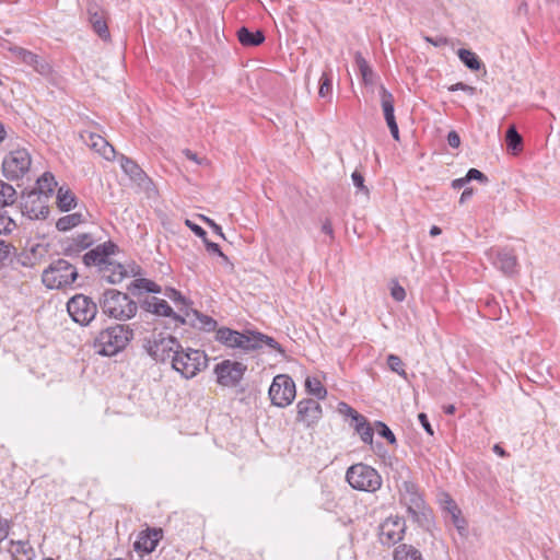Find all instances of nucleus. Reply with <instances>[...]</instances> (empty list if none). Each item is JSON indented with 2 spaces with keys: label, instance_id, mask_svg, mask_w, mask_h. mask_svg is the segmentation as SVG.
Instances as JSON below:
<instances>
[{
  "label": "nucleus",
  "instance_id": "11",
  "mask_svg": "<svg viewBox=\"0 0 560 560\" xmlns=\"http://www.w3.org/2000/svg\"><path fill=\"white\" fill-rule=\"evenodd\" d=\"M20 209L31 220L46 219L49 213L47 197L35 190L25 192L21 197Z\"/></svg>",
  "mask_w": 560,
  "mask_h": 560
},
{
  "label": "nucleus",
  "instance_id": "34",
  "mask_svg": "<svg viewBox=\"0 0 560 560\" xmlns=\"http://www.w3.org/2000/svg\"><path fill=\"white\" fill-rule=\"evenodd\" d=\"M56 186L57 182L54 175L49 172H46L37 179V189L34 190L45 195L48 200Z\"/></svg>",
  "mask_w": 560,
  "mask_h": 560
},
{
  "label": "nucleus",
  "instance_id": "15",
  "mask_svg": "<svg viewBox=\"0 0 560 560\" xmlns=\"http://www.w3.org/2000/svg\"><path fill=\"white\" fill-rule=\"evenodd\" d=\"M406 522L399 516H389L380 525V541L384 546H393L402 540Z\"/></svg>",
  "mask_w": 560,
  "mask_h": 560
},
{
  "label": "nucleus",
  "instance_id": "38",
  "mask_svg": "<svg viewBox=\"0 0 560 560\" xmlns=\"http://www.w3.org/2000/svg\"><path fill=\"white\" fill-rule=\"evenodd\" d=\"M16 200V190L12 185L0 180V207L12 206Z\"/></svg>",
  "mask_w": 560,
  "mask_h": 560
},
{
  "label": "nucleus",
  "instance_id": "46",
  "mask_svg": "<svg viewBox=\"0 0 560 560\" xmlns=\"http://www.w3.org/2000/svg\"><path fill=\"white\" fill-rule=\"evenodd\" d=\"M16 228L14 220L7 214L5 211L0 210V234L12 232Z\"/></svg>",
  "mask_w": 560,
  "mask_h": 560
},
{
  "label": "nucleus",
  "instance_id": "24",
  "mask_svg": "<svg viewBox=\"0 0 560 560\" xmlns=\"http://www.w3.org/2000/svg\"><path fill=\"white\" fill-rule=\"evenodd\" d=\"M84 142L94 151L100 153L106 160H112L115 155V150L106 139L96 133H89L86 137L82 136Z\"/></svg>",
  "mask_w": 560,
  "mask_h": 560
},
{
  "label": "nucleus",
  "instance_id": "37",
  "mask_svg": "<svg viewBox=\"0 0 560 560\" xmlns=\"http://www.w3.org/2000/svg\"><path fill=\"white\" fill-rule=\"evenodd\" d=\"M305 388L310 395L316 397L317 399H324L327 395L326 388L317 377H306Z\"/></svg>",
  "mask_w": 560,
  "mask_h": 560
},
{
  "label": "nucleus",
  "instance_id": "63",
  "mask_svg": "<svg viewBox=\"0 0 560 560\" xmlns=\"http://www.w3.org/2000/svg\"><path fill=\"white\" fill-rule=\"evenodd\" d=\"M389 131L395 140H399V129L396 121H392L387 124Z\"/></svg>",
  "mask_w": 560,
  "mask_h": 560
},
{
  "label": "nucleus",
  "instance_id": "53",
  "mask_svg": "<svg viewBox=\"0 0 560 560\" xmlns=\"http://www.w3.org/2000/svg\"><path fill=\"white\" fill-rule=\"evenodd\" d=\"M390 294H392L393 299L396 300L397 302H401L406 298L405 289L398 284H396L392 288Z\"/></svg>",
  "mask_w": 560,
  "mask_h": 560
},
{
  "label": "nucleus",
  "instance_id": "32",
  "mask_svg": "<svg viewBox=\"0 0 560 560\" xmlns=\"http://www.w3.org/2000/svg\"><path fill=\"white\" fill-rule=\"evenodd\" d=\"M252 338H253V341L250 343L255 345V350L261 349L266 346L279 353L284 352L283 349L281 348L280 343L270 336L264 335L261 332L252 331Z\"/></svg>",
  "mask_w": 560,
  "mask_h": 560
},
{
  "label": "nucleus",
  "instance_id": "49",
  "mask_svg": "<svg viewBox=\"0 0 560 560\" xmlns=\"http://www.w3.org/2000/svg\"><path fill=\"white\" fill-rule=\"evenodd\" d=\"M466 180L469 183L470 180H478L482 184L488 183V177L477 168H470L466 174Z\"/></svg>",
  "mask_w": 560,
  "mask_h": 560
},
{
  "label": "nucleus",
  "instance_id": "9",
  "mask_svg": "<svg viewBox=\"0 0 560 560\" xmlns=\"http://www.w3.org/2000/svg\"><path fill=\"white\" fill-rule=\"evenodd\" d=\"M71 318L80 325H89L97 314V305L84 294L72 296L67 303Z\"/></svg>",
  "mask_w": 560,
  "mask_h": 560
},
{
  "label": "nucleus",
  "instance_id": "59",
  "mask_svg": "<svg viewBox=\"0 0 560 560\" xmlns=\"http://www.w3.org/2000/svg\"><path fill=\"white\" fill-rule=\"evenodd\" d=\"M9 528L8 521L0 517V542L8 538Z\"/></svg>",
  "mask_w": 560,
  "mask_h": 560
},
{
  "label": "nucleus",
  "instance_id": "41",
  "mask_svg": "<svg viewBox=\"0 0 560 560\" xmlns=\"http://www.w3.org/2000/svg\"><path fill=\"white\" fill-rule=\"evenodd\" d=\"M164 294L176 304L179 311L178 314L185 316L186 310L189 308L187 306L186 299L182 295V293L173 288H167Z\"/></svg>",
  "mask_w": 560,
  "mask_h": 560
},
{
  "label": "nucleus",
  "instance_id": "5",
  "mask_svg": "<svg viewBox=\"0 0 560 560\" xmlns=\"http://www.w3.org/2000/svg\"><path fill=\"white\" fill-rule=\"evenodd\" d=\"M400 502L413 522L422 524L428 520L429 510L425 506L418 486L411 480H404L399 486Z\"/></svg>",
  "mask_w": 560,
  "mask_h": 560
},
{
  "label": "nucleus",
  "instance_id": "20",
  "mask_svg": "<svg viewBox=\"0 0 560 560\" xmlns=\"http://www.w3.org/2000/svg\"><path fill=\"white\" fill-rule=\"evenodd\" d=\"M296 408V420L305 423L307 427L313 425L322 418V407L314 399H303L298 402Z\"/></svg>",
  "mask_w": 560,
  "mask_h": 560
},
{
  "label": "nucleus",
  "instance_id": "40",
  "mask_svg": "<svg viewBox=\"0 0 560 560\" xmlns=\"http://www.w3.org/2000/svg\"><path fill=\"white\" fill-rule=\"evenodd\" d=\"M505 141L508 149L512 150L514 154L522 149L523 139L514 126H511L508 129L505 135Z\"/></svg>",
  "mask_w": 560,
  "mask_h": 560
},
{
  "label": "nucleus",
  "instance_id": "17",
  "mask_svg": "<svg viewBox=\"0 0 560 560\" xmlns=\"http://www.w3.org/2000/svg\"><path fill=\"white\" fill-rule=\"evenodd\" d=\"M117 250V245L112 241H107L85 253L83 256V262L88 267L96 266L98 271H101V268L112 260V256L115 255Z\"/></svg>",
  "mask_w": 560,
  "mask_h": 560
},
{
  "label": "nucleus",
  "instance_id": "52",
  "mask_svg": "<svg viewBox=\"0 0 560 560\" xmlns=\"http://www.w3.org/2000/svg\"><path fill=\"white\" fill-rule=\"evenodd\" d=\"M186 225L197 235L199 236L200 238H202V241H206V237H207V232L201 228L199 226L198 224H195L194 222H191L190 220H186Z\"/></svg>",
  "mask_w": 560,
  "mask_h": 560
},
{
  "label": "nucleus",
  "instance_id": "30",
  "mask_svg": "<svg viewBox=\"0 0 560 560\" xmlns=\"http://www.w3.org/2000/svg\"><path fill=\"white\" fill-rule=\"evenodd\" d=\"M57 206L61 211H70L77 206L74 194L66 187H60L57 192Z\"/></svg>",
  "mask_w": 560,
  "mask_h": 560
},
{
  "label": "nucleus",
  "instance_id": "43",
  "mask_svg": "<svg viewBox=\"0 0 560 560\" xmlns=\"http://www.w3.org/2000/svg\"><path fill=\"white\" fill-rule=\"evenodd\" d=\"M355 61H357V65L359 67V70H360V73L362 75L364 83H366V84L372 83L373 71H372L371 67L369 66V63L366 62V60L361 55H358L355 58Z\"/></svg>",
  "mask_w": 560,
  "mask_h": 560
},
{
  "label": "nucleus",
  "instance_id": "42",
  "mask_svg": "<svg viewBox=\"0 0 560 560\" xmlns=\"http://www.w3.org/2000/svg\"><path fill=\"white\" fill-rule=\"evenodd\" d=\"M450 504L452 505V523L457 528L459 534H464L467 527L466 521L462 517V512L453 500H450Z\"/></svg>",
  "mask_w": 560,
  "mask_h": 560
},
{
  "label": "nucleus",
  "instance_id": "36",
  "mask_svg": "<svg viewBox=\"0 0 560 560\" xmlns=\"http://www.w3.org/2000/svg\"><path fill=\"white\" fill-rule=\"evenodd\" d=\"M318 95L322 98L331 101L332 96V75L331 71H324L319 78Z\"/></svg>",
  "mask_w": 560,
  "mask_h": 560
},
{
  "label": "nucleus",
  "instance_id": "55",
  "mask_svg": "<svg viewBox=\"0 0 560 560\" xmlns=\"http://www.w3.org/2000/svg\"><path fill=\"white\" fill-rule=\"evenodd\" d=\"M448 90L453 91V92L454 91H464V92L469 93L470 95H472L476 91V89L474 86L467 85L463 82H458V83L451 85Z\"/></svg>",
  "mask_w": 560,
  "mask_h": 560
},
{
  "label": "nucleus",
  "instance_id": "8",
  "mask_svg": "<svg viewBox=\"0 0 560 560\" xmlns=\"http://www.w3.org/2000/svg\"><path fill=\"white\" fill-rule=\"evenodd\" d=\"M180 343L175 337L164 336L163 334L153 335L152 339L147 340L145 349L148 353L160 362H165L178 352Z\"/></svg>",
  "mask_w": 560,
  "mask_h": 560
},
{
  "label": "nucleus",
  "instance_id": "62",
  "mask_svg": "<svg viewBox=\"0 0 560 560\" xmlns=\"http://www.w3.org/2000/svg\"><path fill=\"white\" fill-rule=\"evenodd\" d=\"M351 420H352V427H353L354 429H357V428L361 427V423H368L366 418H365L363 415H361V413H358V415H357L355 417H353Z\"/></svg>",
  "mask_w": 560,
  "mask_h": 560
},
{
  "label": "nucleus",
  "instance_id": "35",
  "mask_svg": "<svg viewBox=\"0 0 560 560\" xmlns=\"http://www.w3.org/2000/svg\"><path fill=\"white\" fill-rule=\"evenodd\" d=\"M128 290L130 292H132V293H136V291H145V292H151V293H160L161 292V287L159 284H156L155 282L149 280V279L140 278V279L133 280L128 285Z\"/></svg>",
  "mask_w": 560,
  "mask_h": 560
},
{
  "label": "nucleus",
  "instance_id": "25",
  "mask_svg": "<svg viewBox=\"0 0 560 560\" xmlns=\"http://www.w3.org/2000/svg\"><path fill=\"white\" fill-rule=\"evenodd\" d=\"M100 273L105 281L116 284L120 283L126 278L127 270L121 264L112 259L106 264V266L101 268Z\"/></svg>",
  "mask_w": 560,
  "mask_h": 560
},
{
  "label": "nucleus",
  "instance_id": "56",
  "mask_svg": "<svg viewBox=\"0 0 560 560\" xmlns=\"http://www.w3.org/2000/svg\"><path fill=\"white\" fill-rule=\"evenodd\" d=\"M447 142L450 147L457 149L460 145L459 135L455 130L450 131L447 135Z\"/></svg>",
  "mask_w": 560,
  "mask_h": 560
},
{
  "label": "nucleus",
  "instance_id": "23",
  "mask_svg": "<svg viewBox=\"0 0 560 560\" xmlns=\"http://www.w3.org/2000/svg\"><path fill=\"white\" fill-rule=\"evenodd\" d=\"M86 11H88V15H89V21H90L94 32L102 39H108L109 31H108L107 23L105 21L104 11L100 8V5L96 2H89Z\"/></svg>",
  "mask_w": 560,
  "mask_h": 560
},
{
  "label": "nucleus",
  "instance_id": "33",
  "mask_svg": "<svg viewBox=\"0 0 560 560\" xmlns=\"http://www.w3.org/2000/svg\"><path fill=\"white\" fill-rule=\"evenodd\" d=\"M84 222V217L80 212L71 213L63 215L58 219L56 222V228L58 231L66 232L69 231L79 224Z\"/></svg>",
  "mask_w": 560,
  "mask_h": 560
},
{
  "label": "nucleus",
  "instance_id": "48",
  "mask_svg": "<svg viewBox=\"0 0 560 560\" xmlns=\"http://www.w3.org/2000/svg\"><path fill=\"white\" fill-rule=\"evenodd\" d=\"M376 428H377V433L381 436H383L384 439H386L388 441V443H390V444L396 443V438H395L394 433L385 423L377 421Z\"/></svg>",
  "mask_w": 560,
  "mask_h": 560
},
{
  "label": "nucleus",
  "instance_id": "39",
  "mask_svg": "<svg viewBox=\"0 0 560 560\" xmlns=\"http://www.w3.org/2000/svg\"><path fill=\"white\" fill-rule=\"evenodd\" d=\"M458 57L460 61L470 70H479L481 62L478 56L465 48L458 50Z\"/></svg>",
  "mask_w": 560,
  "mask_h": 560
},
{
  "label": "nucleus",
  "instance_id": "19",
  "mask_svg": "<svg viewBox=\"0 0 560 560\" xmlns=\"http://www.w3.org/2000/svg\"><path fill=\"white\" fill-rule=\"evenodd\" d=\"M10 51L14 55L16 59L32 67L39 74L47 75L51 72L49 63L40 59L39 56H37L36 54L18 46L11 47Z\"/></svg>",
  "mask_w": 560,
  "mask_h": 560
},
{
  "label": "nucleus",
  "instance_id": "1",
  "mask_svg": "<svg viewBox=\"0 0 560 560\" xmlns=\"http://www.w3.org/2000/svg\"><path fill=\"white\" fill-rule=\"evenodd\" d=\"M133 338V331L129 326L116 324L100 331L93 348L97 354L112 357L124 350Z\"/></svg>",
  "mask_w": 560,
  "mask_h": 560
},
{
  "label": "nucleus",
  "instance_id": "16",
  "mask_svg": "<svg viewBox=\"0 0 560 560\" xmlns=\"http://www.w3.org/2000/svg\"><path fill=\"white\" fill-rule=\"evenodd\" d=\"M215 339L230 348H240L245 351L255 350V345L250 343L253 341L252 331L242 334L236 330L222 327L217 330Z\"/></svg>",
  "mask_w": 560,
  "mask_h": 560
},
{
  "label": "nucleus",
  "instance_id": "58",
  "mask_svg": "<svg viewBox=\"0 0 560 560\" xmlns=\"http://www.w3.org/2000/svg\"><path fill=\"white\" fill-rule=\"evenodd\" d=\"M418 419H419L422 428L425 430V432L429 433L430 435H433V429L429 422L427 415L421 412V413H419Z\"/></svg>",
  "mask_w": 560,
  "mask_h": 560
},
{
  "label": "nucleus",
  "instance_id": "60",
  "mask_svg": "<svg viewBox=\"0 0 560 560\" xmlns=\"http://www.w3.org/2000/svg\"><path fill=\"white\" fill-rule=\"evenodd\" d=\"M322 232L334 240V229L329 219H326L322 224Z\"/></svg>",
  "mask_w": 560,
  "mask_h": 560
},
{
  "label": "nucleus",
  "instance_id": "61",
  "mask_svg": "<svg viewBox=\"0 0 560 560\" xmlns=\"http://www.w3.org/2000/svg\"><path fill=\"white\" fill-rule=\"evenodd\" d=\"M425 40L432 44L435 47H441L447 44V39L443 36H439L435 38L432 37H425Z\"/></svg>",
  "mask_w": 560,
  "mask_h": 560
},
{
  "label": "nucleus",
  "instance_id": "27",
  "mask_svg": "<svg viewBox=\"0 0 560 560\" xmlns=\"http://www.w3.org/2000/svg\"><path fill=\"white\" fill-rule=\"evenodd\" d=\"M9 552L13 560H33L35 555L33 547L26 540H11Z\"/></svg>",
  "mask_w": 560,
  "mask_h": 560
},
{
  "label": "nucleus",
  "instance_id": "13",
  "mask_svg": "<svg viewBox=\"0 0 560 560\" xmlns=\"http://www.w3.org/2000/svg\"><path fill=\"white\" fill-rule=\"evenodd\" d=\"M491 264L505 276L517 273V257L512 248L492 247L487 252Z\"/></svg>",
  "mask_w": 560,
  "mask_h": 560
},
{
  "label": "nucleus",
  "instance_id": "7",
  "mask_svg": "<svg viewBox=\"0 0 560 560\" xmlns=\"http://www.w3.org/2000/svg\"><path fill=\"white\" fill-rule=\"evenodd\" d=\"M31 165L32 158L26 149L12 150L3 158L2 174L9 180H18L28 173Z\"/></svg>",
  "mask_w": 560,
  "mask_h": 560
},
{
  "label": "nucleus",
  "instance_id": "54",
  "mask_svg": "<svg viewBox=\"0 0 560 560\" xmlns=\"http://www.w3.org/2000/svg\"><path fill=\"white\" fill-rule=\"evenodd\" d=\"M12 246L5 241L0 240V264H2L10 255Z\"/></svg>",
  "mask_w": 560,
  "mask_h": 560
},
{
  "label": "nucleus",
  "instance_id": "6",
  "mask_svg": "<svg viewBox=\"0 0 560 560\" xmlns=\"http://www.w3.org/2000/svg\"><path fill=\"white\" fill-rule=\"evenodd\" d=\"M348 483L355 490L375 492L382 486V477L373 467L359 463L348 468Z\"/></svg>",
  "mask_w": 560,
  "mask_h": 560
},
{
  "label": "nucleus",
  "instance_id": "28",
  "mask_svg": "<svg viewBox=\"0 0 560 560\" xmlns=\"http://www.w3.org/2000/svg\"><path fill=\"white\" fill-rule=\"evenodd\" d=\"M237 38L243 46H258L265 40V35L261 31L252 32L247 27H241L237 31Z\"/></svg>",
  "mask_w": 560,
  "mask_h": 560
},
{
  "label": "nucleus",
  "instance_id": "10",
  "mask_svg": "<svg viewBox=\"0 0 560 560\" xmlns=\"http://www.w3.org/2000/svg\"><path fill=\"white\" fill-rule=\"evenodd\" d=\"M269 397L277 407L289 406L295 398V383L289 375H277L270 385Z\"/></svg>",
  "mask_w": 560,
  "mask_h": 560
},
{
  "label": "nucleus",
  "instance_id": "44",
  "mask_svg": "<svg viewBox=\"0 0 560 560\" xmlns=\"http://www.w3.org/2000/svg\"><path fill=\"white\" fill-rule=\"evenodd\" d=\"M387 365L393 372L397 373L399 376H402L404 378H407V373L404 369V362L398 355L389 354L387 357Z\"/></svg>",
  "mask_w": 560,
  "mask_h": 560
},
{
  "label": "nucleus",
  "instance_id": "57",
  "mask_svg": "<svg viewBox=\"0 0 560 560\" xmlns=\"http://www.w3.org/2000/svg\"><path fill=\"white\" fill-rule=\"evenodd\" d=\"M201 219L213 230V232L215 234H218L219 236H221L222 238H224V234L222 232V228L217 224L212 219H209L205 215H201Z\"/></svg>",
  "mask_w": 560,
  "mask_h": 560
},
{
  "label": "nucleus",
  "instance_id": "45",
  "mask_svg": "<svg viewBox=\"0 0 560 560\" xmlns=\"http://www.w3.org/2000/svg\"><path fill=\"white\" fill-rule=\"evenodd\" d=\"M206 249L210 254H217L224 264L229 265L231 268H233V264L230 261L229 257L222 253L220 246L217 243L210 242L207 237L206 241H202Z\"/></svg>",
  "mask_w": 560,
  "mask_h": 560
},
{
  "label": "nucleus",
  "instance_id": "51",
  "mask_svg": "<svg viewBox=\"0 0 560 560\" xmlns=\"http://www.w3.org/2000/svg\"><path fill=\"white\" fill-rule=\"evenodd\" d=\"M338 411L340 415L350 417L351 419L359 413L355 409H353L351 406H349L346 402L338 404Z\"/></svg>",
  "mask_w": 560,
  "mask_h": 560
},
{
  "label": "nucleus",
  "instance_id": "64",
  "mask_svg": "<svg viewBox=\"0 0 560 560\" xmlns=\"http://www.w3.org/2000/svg\"><path fill=\"white\" fill-rule=\"evenodd\" d=\"M468 182L466 180V176L462 178H456L452 182V187L454 189L463 188Z\"/></svg>",
  "mask_w": 560,
  "mask_h": 560
},
{
  "label": "nucleus",
  "instance_id": "3",
  "mask_svg": "<svg viewBox=\"0 0 560 560\" xmlns=\"http://www.w3.org/2000/svg\"><path fill=\"white\" fill-rule=\"evenodd\" d=\"M208 357L205 351L182 346L176 354L173 355L172 368L183 377L189 380L208 366Z\"/></svg>",
  "mask_w": 560,
  "mask_h": 560
},
{
  "label": "nucleus",
  "instance_id": "4",
  "mask_svg": "<svg viewBox=\"0 0 560 560\" xmlns=\"http://www.w3.org/2000/svg\"><path fill=\"white\" fill-rule=\"evenodd\" d=\"M78 278L77 268L66 259L51 262L42 275L43 283L48 289H66Z\"/></svg>",
  "mask_w": 560,
  "mask_h": 560
},
{
  "label": "nucleus",
  "instance_id": "29",
  "mask_svg": "<svg viewBox=\"0 0 560 560\" xmlns=\"http://www.w3.org/2000/svg\"><path fill=\"white\" fill-rule=\"evenodd\" d=\"M380 96H381V105H382V109L384 113V118L386 120V124L396 121V118L394 115V96H393V94L382 85L380 89Z\"/></svg>",
  "mask_w": 560,
  "mask_h": 560
},
{
  "label": "nucleus",
  "instance_id": "14",
  "mask_svg": "<svg viewBox=\"0 0 560 560\" xmlns=\"http://www.w3.org/2000/svg\"><path fill=\"white\" fill-rule=\"evenodd\" d=\"M120 166L126 175L130 177L149 198L156 194L155 186L150 177L142 171V168L131 159L121 156Z\"/></svg>",
  "mask_w": 560,
  "mask_h": 560
},
{
  "label": "nucleus",
  "instance_id": "50",
  "mask_svg": "<svg viewBox=\"0 0 560 560\" xmlns=\"http://www.w3.org/2000/svg\"><path fill=\"white\" fill-rule=\"evenodd\" d=\"M351 178H352V182H353V185L361 191L368 194L369 190L368 188L365 187L364 185V177L363 175L358 172V171H354L351 175Z\"/></svg>",
  "mask_w": 560,
  "mask_h": 560
},
{
  "label": "nucleus",
  "instance_id": "2",
  "mask_svg": "<svg viewBox=\"0 0 560 560\" xmlns=\"http://www.w3.org/2000/svg\"><path fill=\"white\" fill-rule=\"evenodd\" d=\"M102 312L118 320L132 318L138 310L137 303L128 294L115 289L106 290L100 299Z\"/></svg>",
  "mask_w": 560,
  "mask_h": 560
},
{
  "label": "nucleus",
  "instance_id": "18",
  "mask_svg": "<svg viewBox=\"0 0 560 560\" xmlns=\"http://www.w3.org/2000/svg\"><path fill=\"white\" fill-rule=\"evenodd\" d=\"M95 243V238L91 233H80L73 237H69L61 243L62 253L69 257H77L83 250L88 249Z\"/></svg>",
  "mask_w": 560,
  "mask_h": 560
},
{
  "label": "nucleus",
  "instance_id": "26",
  "mask_svg": "<svg viewBox=\"0 0 560 560\" xmlns=\"http://www.w3.org/2000/svg\"><path fill=\"white\" fill-rule=\"evenodd\" d=\"M184 317L186 323L189 322L194 327L205 331H212L217 327V322L212 317L201 314L196 310H186Z\"/></svg>",
  "mask_w": 560,
  "mask_h": 560
},
{
  "label": "nucleus",
  "instance_id": "47",
  "mask_svg": "<svg viewBox=\"0 0 560 560\" xmlns=\"http://www.w3.org/2000/svg\"><path fill=\"white\" fill-rule=\"evenodd\" d=\"M354 430L360 435L362 442H364L366 444H372L374 431L369 422L361 423V427H359Z\"/></svg>",
  "mask_w": 560,
  "mask_h": 560
},
{
  "label": "nucleus",
  "instance_id": "22",
  "mask_svg": "<svg viewBox=\"0 0 560 560\" xmlns=\"http://www.w3.org/2000/svg\"><path fill=\"white\" fill-rule=\"evenodd\" d=\"M142 305L145 311L158 316L172 317L174 320L179 322L180 324L186 323L184 315L175 313L165 300L152 296L148 298Z\"/></svg>",
  "mask_w": 560,
  "mask_h": 560
},
{
  "label": "nucleus",
  "instance_id": "12",
  "mask_svg": "<svg viewBox=\"0 0 560 560\" xmlns=\"http://www.w3.org/2000/svg\"><path fill=\"white\" fill-rule=\"evenodd\" d=\"M247 370L242 362L223 360L214 368L217 382L224 387H234L240 384Z\"/></svg>",
  "mask_w": 560,
  "mask_h": 560
},
{
  "label": "nucleus",
  "instance_id": "31",
  "mask_svg": "<svg viewBox=\"0 0 560 560\" xmlns=\"http://www.w3.org/2000/svg\"><path fill=\"white\" fill-rule=\"evenodd\" d=\"M394 560H423V557L412 545L401 544L394 551Z\"/></svg>",
  "mask_w": 560,
  "mask_h": 560
},
{
  "label": "nucleus",
  "instance_id": "21",
  "mask_svg": "<svg viewBox=\"0 0 560 560\" xmlns=\"http://www.w3.org/2000/svg\"><path fill=\"white\" fill-rule=\"evenodd\" d=\"M162 537L163 530L161 528L148 527L138 534L137 540L133 542V548L136 551L150 553L156 548Z\"/></svg>",
  "mask_w": 560,
  "mask_h": 560
}]
</instances>
